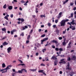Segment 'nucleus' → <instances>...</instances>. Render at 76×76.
<instances>
[{
    "label": "nucleus",
    "instance_id": "f257e3e1",
    "mask_svg": "<svg viewBox=\"0 0 76 76\" xmlns=\"http://www.w3.org/2000/svg\"><path fill=\"white\" fill-rule=\"evenodd\" d=\"M51 42H53V43H55L56 47H58L59 43L57 41V40H53Z\"/></svg>",
    "mask_w": 76,
    "mask_h": 76
},
{
    "label": "nucleus",
    "instance_id": "f03ea898",
    "mask_svg": "<svg viewBox=\"0 0 76 76\" xmlns=\"http://www.w3.org/2000/svg\"><path fill=\"white\" fill-rule=\"evenodd\" d=\"M65 59H62L61 60L60 62L59 63V64H61V63H63V64H66V61H64Z\"/></svg>",
    "mask_w": 76,
    "mask_h": 76
},
{
    "label": "nucleus",
    "instance_id": "7ed1b4c3",
    "mask_svg": "<svg viewBox=\"0 0 76 76\" xmlns=\"http://www.w3.org/2000/svg\"><path fill=\"white\" fill-rule=\"evenodd\" d=\"M65 23H66L65 21H64L63 20H62L61 22V26H65Z\"/></svg>",
    "mask_w": 76,
    "mask_h": 76
},
{
    "label": "nucleus",
    "instance_id": "20e7f679",
    "mask_svg": "<svg viewBox=\"0 0 76 76\" xmlns=\"http://www.w3.org/2000/svg\"><path fill=\"white\" fill-rule=\"evenodd\" d=\"M48 38L46 37L44 38V39L41 40V44H43V42H44L45 41H47V40H48Z\"/></svg>",
    "mask_w": 76,
    "mask_h": 76
},
{
    "label": "nucleus",
    "instance_id": "39448f33",
    "mask_svg": "<svg viewBox=\"0 0 76 76\" xmlns=\"http://www.w3.org/2000/svg\"><path fill=\"white\" fill-rule=\"evenodd\" d=\"M67 66L68 67L66 68V70H71V68L69 67H70V64H69V63H68Z\"/></svg>",
    "mask_w": 76,
    "mask_h": 76
},
{
    "label": "nucleus",
    "instance_id": "423d86ee",
    "mask_svg": "<svg viewBox=\"0 0 76 76\" xmlns=\"http://www.w3.org/2000/svg\"><path fill=\"white\" fill-rule=\"evenodd\" d=\"M57 57L55 56L54 55H53L52 57L51 58V60H57Z\"/></svg>",
    "mask_w": 76,
    "mask_h": 76
},
{
    "label": "nucleus",
    "instance_id": "0eeeda50",
    "mask_svg": "<svg viewBox=\"0 0 76 76\" xmlns=\"http://www.w3.org/2000/svg\"><path fill=\"white\" fill-rule=\"evenodd\" d=\"M61 15H62V12H61L59 13L58 16V19H60V18L61 17Z\"/></svg>",
    "mask_w": 76,
    "mask_h": 76
},
{
    "label": "nucleus",
    "instance_id": "6e6552de",
    "mask_svg": "<svg viewBox=\"0 0 76 76\" xmlns=\"http://www.w3.org/2000/svg\"><path fill=\"white\" fill-rule=\"evenodd\" d=\"M12 50V48L10 47H9L7 49V53H9L10 52V51Z\"/></svg>",
    "mask_w": 76,
    "mask_h": 76
},
{
    "label": "nucleus",
    "instance_id": "1a4fd4ad",
    "mask_svg": "<svg viewBox=\"0 0 76 76\" xmlns=\"http://www.w3.org/2000/svg\"><path fill=\"white\" fill-rule=\"evenodd\" d=\"M9 15H6L4 17V19H5L6 20H9V18H8L7 17H9Z\"/></svg>",
    "mask_w": 76,
    "mask_h": 76
},
{
    "label": "nucleus",
    "instance_id": "9d476101",
    "mask_svg": "<svg viewBox=\"0 0 76 76\" xmlns=\"http://www.w3.org/2000/svg\"><path fill=\"white\" fill-rule=\"evenodd\" d=\"M12 67V65H10L7 66V67L5 68V70H7L8 69H9V67Z\"/></svg>",
    "mask_w": 76,
    "mask_h": 76
},
{
    "label": "nucleus",
    "instance_id": "9b49d317",
    "mask_svg": "<svg viewBox=\"0 0 76 76\" xmlns=\"http://www.w3.org/2000/svg\"><path fill=\"white\" fill-rule=\"evenodd\" d=\"M76 56H72V58H71L72 60L75 61L76 60Z\"/></svg>",
    "mask_w": 76,
    "mask_h": 76
},
{
    "label": "nucleus",
    "instance_id": "f8f14e48",
    "mask_svg": "<svg viewBox=\"0 0 76 76\" xmlns=\"http://www.w3.org/2000/svg\"><path fill=\"white\" fill-rule=\"evenodd\" d=\"M8 8L9 10H12L13 9V7L12 6H9Z\"/></svg>",
    "mask_w": 76,
    "mask_h": 76
},
{
    "label": "nucleus",
    "instance_id": "ddd939ff",
    "mask_svg": "<svg viewBox=\"0 0 76 76\" xmlns=\"http://www.w3.org/2000/svg\"><path fill=\"white\" fill-rule=\"evenodd\" d=\"M8 45V43H7L6 42H4L3 44L2 45Z\"/></svg>",
    "mask_w": 76,
    "mask_h": 76
},
{
    "label": "nucleus",
    "instance_id": "4468645a",
    "mask_svg": "<svg viewBox=\"0 0 76 76\" xmlns=\"http://www.w3.org/2000/svg\"><path fill=\"white\" fill-rule=\"evenodd\" d=\"M67 24H69V25H70V26H69V28L70 29H72V27H73V26H72V24L70 23H69V22H68V23H67Z\"/></svg>",
    "mask_w": 76,
    "mask_h": 76
},
{
    "label": "nucleus",
    "instance_id": "2eb2a0df",
    "mask_svg": "<svg viewBox=\"0 0 76 76\" xmlns=\"http://www.w3.org/2000/svg\"><path fill=\"white\" fill-rule=\"evenodd\" d=\"M74 74H75L74 72H70V75L71 76H73V75H74Z\"/></svg>",
    "mask_w": 76,
    "mask_h": 76
},
{
    "label": "nucleus",
    "instance_id": "dca6fc26",
    "mask_svg": "<svg viewBox=\"0 0 76 76\" xmlns=\"http://www.w3.org/2000/svg\"><path fill=\"white\" fill-rule=\"evenodd\" d=\"M64 42L62 43V45L64 46L65 45H66V42H65V41H66V40H64Z\"/></svg>",
    "mask_w": 76,
    "mask_h": 76
},
{
    "label": "nucleus",
    "instance_id": "f3484780",
    "mask_svg": "<svg viewBox=\"0 0 76 76\" xmlns=\"http://www.w3.org/2000/svg\"><path fill=\"white\" fill-rule=\"evenodd\" d=\"M30 71H31L32 72H35L36 70H37V69H30Z\"/></svg>",
    "mask_w": 76,
    "mask_h": 76
},
{
    "label": "nucleus",
    "instance_id": "a211bd4d",
    "mask_svg": "<svg viewBox=\"0 0 76 76\" xmlns=\"http://www.w3.org/2000/svg\"><path fill=\"white\" fill-rule=\"evenodd\" d=\"M56 32L58 34H58L59 33V30H58V29H56Z\"/></svg>",
    "mask_w": 76,
    "mask_h": 76
},
{
    "label": "nucleus",
    "instance_id": "6ab92c4d",
    "mask_svg": "<svg viewBox=\"0 0 76 76\" xmlns=\"http://www.w3.org/2000/svg\"><path fill=\"white\" fill-rule=\"evenodd\" d=\"M2 31L6 32V28H2Z\"/></svg>",
    "mask_w": 76,
    "mask_h": 76
},
{
    "label": "nucleus",
    "instance_id": "aec40b11",
    "mask_svg": "<svg viewBox=\"0 0 76 76\" xmlns=\"http://www.w3.org/2000/svg\"><path fill=\"white\" fill-rule=\"evenodd\" d=\"M45 14L44 15H40V18H43V17H44V18H45Z\"/></svg>",
    "mask_w": 76,
    "mask_h": 76
},
{
    "label": "nucleus",
    "instance_id": "412c9836",
    "mask_svg": "<svg viewBox=\"0 0 76 76\" xmlns=\"http://www.w3.org/2000/svg\"><path fill=\"white\" fill-rule=\"evenodd\" d=\"M69 1V0H66L63 3L64 4H65L67 2Z\"/></svg>",
    "mask_w": 76,
    "mask_h": 76
},
{
    "label": "nucleus",
    "instance_id": "4be33fe9",
    "mask_svg": "<svg viewBox=\"0 0 76 76\" xmlns=\"http://www.w3.org/2000/svg\"><path fill=\"white\" fill-rule=\"evenodd\" d=\"M2 67L3 68H4L6 67V65H5V64L4 63H3L2 64Z\"/></svg>",
    "mask_w": 76,
    "mask_h": 76
},
{
    "label": "nucleus",
    "instance_id": "5701e85b",
    "mask_svg": "<svg viewBox=\"0 0 76 76\" xmlns=\"http://www.w3.org/2000/svg\"><path fill=\"white\" fill-rule=\"evenodd\" d=\"M22 71H22V69L21 70H18V72L19 73H22L23 72Z\"/></svg>",
    "mask_w": 76,
    "mask_h": 76
},
{
    "label": "nucleus",
    "instance_id": "b1692460",
    "mask_svg": "<svg viewBox=\"0 0 76 76\" xmlns=\"http://www.w3.org/2000/svg\"><path fill=\"white\" fill-rule=\"evenodd\" d=\"M23 70L25 72L27 73V70H26V69H22V71H23Z\"/></svg>",
    "mask_w": 76,
    "mask_h": 76
},
{
    "label": "nucleus",
    "instance_id": "393cba45",
    "mask_svg": "<svg viewBox=\"0 0 76 76\" xmlns=\"http://www.w3.org/2000/svg\"><path fill=\"white\" fill-rule=\"evenodd\" d=\"M7 6V5H6V4H5L3 7V8H4V9H6V8Z\"/></svg>",
    "mask_w": 76,
    "mask_h": 76
},
{
    "label": "nucleus",
    "instance_id": "a878e982",
    "mask_svg": "<svg viewBox=\"0 0 76 76\" xmlns=\"http://www.w3.org/2000/svg\"><path fill=\"white\" fill-rule=\"evenodd\" d=\"M43 72H44V70H42L39 71H38V72H39V73H43Z\"/></svg>",
    "mask_w": 76,
    "mask_h": 76
},
{
    "label": "nucleus",
    "instance_id": "bb28decb",
    "mask_svg": "<svg viewBox=\"0 0 76 76\" xmlns=\"http://www.w3.org/2000/svg\"><path fill=\"white\" fill-rule=\"evenodd\" d=\"M71 48V45H68L67 47V48Z\"/></svg>",
    "mask_w": 76,
    "mask_h": 76
},
{
    "label": "nucleus",
    "instance_id": "cd10ccee",
    "mask_svg": "<svg viewBox=\"0 0 76 76\" xmlns=\"http://www.w3.org/2000/svg\"><path fill=\"white\" fill-rule=\"evenodd\" d=\"M67 60L68 61H70V60H71V58H70V57H69L67 58Z\"/></svg>",
    "mask_w": 76,
    "mask_h": 76
},
{
    "label": "nucleus",
    "instance_id": "c85d7f7f",
    "mask_svg": "<svg viewBox=\"0 0 76 76\" xmlns=\"http://www.w3.org/2000/svg\"><path fill=\"white\" fill-rule=\"evenodd\" d=\"M46 50H47V49L45 48L42 50V51L43 53H44V52H45Z\"/></svg>",
    "mask_w": 76,
    "mask_h": 76
},
{
    "label": "nucleus",
    "instance_id": "c756f323",
    "mask_svg": "<svg viewBox=\"0 0 76 76\" xmlns=\"http://www.w3.org/2000/svg\"><path fill=\"white\" fill-rule=\"evenodd\" d=\"M25 66V64H18V66Z\"/></svg>",
    "mask_w": 76,
    "mask_h": 76
},
{
    "label": "nucleus",
    "instance_id": "7c9ffc66",
    "mask_svg": "<svg viewBox=\"0 0 76 76\" xmlns=\"http://www.w3.org/2000/svg\"><path fill=\"white\" fill-rule=\"evenodd\" d=\"M48 26H49V27H50V26H51V23H48Z\"/></svg>",
    "mask_w": 76,
    "mask_h": 76
},
{
    "label": "nucleus",
    "instance_id": "2f4dec72",
    "mask_svg": "<svg viewBox=\"0 0 76 76\" xmlns=\"http://www.w3.org/2000/svg\"><path fill=\"white\" fill-rule=\"evenodd\" d=\"M30 37H31V35H28L27 37V39L28 40L29 39V38H30Z\"/></svg>",
    "mask_w": 76,
    "mask_h": 76
},
{
    "label": "nucleus",
    "instance_id": "473e14b6",
    "mask_svg": "<svg viewBox=\"0 0 76 76\" xmlns=\"http://www.w3.org/2000/svg\"><path fill=\"white\" fill-rule=\"evenodd\" d=\"M21 22H24V21H25V20L23 18H21Z\"/></svg>",
    "mask_w": 76,
    "mask_h": 76
},
{
    "label": "nucleus",
    "instance_id": "72a5a7b5",
    "mask_svg": "<svg viewBox=\"0 0 76 76\" xmlns=\"http://www.w3.org/2000/svg\"><path fill=\"white\" fill-rule=\"evenodd\" d=\"M70 16H71V18H73V13H71L70 14Z\"/></svg>",
    "mask_w": 76,
    "mask_h": 76
},
{
    "label": "nucleus",
    "instance_id": "f704fd0d",
    "mask_svg": "<svg viewBox=\"0 0 76 76\" xmlns=\"http://www.w3.org/2000/svg\"><path fill=\"white\" fill-rule=\"evenodd\" d=\"M5 25H6V26H7V25L8 24V22H7V21H6V22L5 23Z\"/></svg>",
    "mask_w": 76,
    "mask_h": 76
},
{
    "label": "nucleus",
    "instance_id": "c9c22d12",
    "mask_svg": "<svg viewBox=\"0 0 76 76\" xmlns=\"http://www.w3.org/2000/svg\"><path fill=\"white\" fill-rule=\"evenodd\" d=\"M66 29H65V30L64 31H63V34H65L66 33Z\"/></svg>",
    "mask_w": 76,
    "mask_h": 76
},
{
    "label": "nucleus",
    "instance_id": "e433bc0d",
    "mask_svg": "<svg viewBox=\"0 0 76 76\" xmlns=\"http://www.w3.org/2000/svg\"><path fill=\"white\" fill-rule=\"evenodd\" d=\"M59 50L60 51H63V49L62 48H60L59 49Z\"/></svg>",
    "mask_w": 76,
    "mask_h": 76
},
{
    "label": "nucleus",
    "instance_id": "4c0bfd02",
    "mask_svg": "<svg viewBox=\"0 0 76 76\" xmlns=\"http://www.w3.org/2000/svg\"><path fill=\"white\" fill-rule=\"evenodd\" d=\"M18 61H20V63H23V62L21 60L19 59Z\"/></svg>",
    "mask_w": 76,
    "mask_h": 76
},
{
    "label": "nucleus",
    "instance_id": "58836bf2",
    "mask_svg": "<svg viewBox=\"0 0 76 76\" xmlns=\"http://www.w3.org/2000/svg\"><path fill=\"white\" fill-rule=\"evenodd\" d=\"M58 21V19H57L55 20L56 23H57Z\"/></svg>",
    "mask_w": 76,
    "mask_h": 76
},
{
    "label": "nucleus",
    "instance_id": "ea45409f",
    "mask_svg": "<svg viewBox=\"0 0 76 76\" xmlns=\"http://www.w3.org/2000/svg\"><path fill=\"white\" fill-rule=\"evenodd\" d=\"M14 32L13 31H11V35H13V34H14Z\"/></svg>",
    "mask_w": 76,
    "mask_h": 76
},
{
    "label": "nucleus",
    "instance_id": "a19ab883",
    "mask_svg": "<svg viewBox=\"0 0 76 76\" xmlns=\"http://www.w3.org/2000/svg\"><path fill=\"white\" fill-rule=\"evenodd\" d=\"M72 42L71 41H70L68 44V45H70L71 44H72Z\"/></svg>",
    "mask_w": 76,
    "mask_h": 76
},
{
    "label": "nucleus",
    "instance_id": "79ce46f5",
    "mask_svg": "<svg viewBox=\"0 0 76 76\" xmlns=\"http://www.w3.org/2000/svg\"><path fill=\"white\" fill-rule=\"evenodd\" d=\"M64 21H65V23H66V22H68L69 21V20L68 19H66V20H64Z\"/></svg>",
    "mask_w": 76,
    "mask_h": 76
},
{
    "label": "nucleus",
    "instance_id": "37998d69",
    "mask_svg": "<svg viewBox=\"0 0 76 76\" xmlns=\"http://www.w3.org/2000/svg\"><path fill=\"white\" fill-rule=\"evenodd\" d=\"M45 34H44L42 35L41 36V37H45Z\"/></svg>",
    "mask_w": 76,
    "mask_h": 76
},
{
    "label": "nucleus",
    "instance_id": "c03bdc74",
    "mask_svg": "<svg viewBox=\"0 0 76 76\" xmlns=\"http://www.w3.org/2000/svg\"><path fill=\"white\" fill-rule=\"evenodd\" d=\"M59 40H61L62 39H63V37H59Z\"/></svg>",
    "mask_w": 76,
    "mask_h": 76
},
{
    "label": "nucleus",
    "instance_id": "a18cd8bd",
    "mask_svg": "<svg viewBox=\"0 0 76 76\" xmlns=\"http://www.w3.org/2000/svg\"><path fill=\"white\" fill-rule=\"evenodd\" d=\"M58 48H55V50L56 51H58Z\"/></svg>",
    "mask_w": 76,
    "mask_h": 76
},
{
    "label": "nucleus",
    "instance_id": "49530a36",
    "mask_svg": "<svg viewBox=\"0 0 76 76\" xmlns=\"http://www.w3.org/2000/svg\"><path fill=\"white\" fill-rule=\"evenodd\" d=\"M20 35H21V36H23H23H24V34L23 33H22L20 34Z\"/></svg>",
    "mask_w": 76,
    "mask_h": 76
},
{
    "label": "nucleus",
    "instance_id": "de8ad7c7",
    "mask_svg": "<svg viewBox=\"0 0 76 76\" xmlns=\"http://www.w3.org/2000/svg\"><path fill=\"white\" fill-rule=\"evenodd\" d=\"M4 70H6V69H1L0 70V72H3V71H4Z\"/></svg>",
    "mask_w": 76,
    "mask_h": 76
},
{
    "label": "nucleus",
    "instance_id": "09e8293b",
    "mask_svg": "<svg viewBox=\"0 0 76 76\" xmlns=\"http://www.w3.org/2000/svg\"><path fill=\"white\" fill-rule=\"evenodd\" d=\"M41 65L42 66H45V64H41Z\"/></svg>",
    "mask_w": 76,
    "mask_h": 76
},
{
    "label": "nucleus",
    "instance_id": "8fccbe9b",
    "mask_svg": "<svg viewBox=\"0 0 76 76\" xmlns=\"http://www.w3.org/2000/svg\"><path fill=\"white\" fill-rule=\"evenodd\" d=\"M21 3H25V2L23 0H22L21 1Z\"/></svg>",
    "mask_w": 76,
    "mask_h": 76
},
{
    "label": "nucleus",
    "instance_id": "3c124183",
    "mask_svg": "<svg viewBox=\"0 0 76 76\" xmlns=\"http://www.w3.org/2000/svg\"><path fill=\"white\" fill-rule=\"evenodd\" d=\"M5 71H3L2 72V73H6V72H7V70H5Z\"/></svg>",
    "mask_w": 76,
    "mask_h": 76
},
{
    "label": "nucleus",
    "instance_id": "603ef678",
    "mask_svg": "<svg viewBox=\"0 0 76 76\" xmlns=\"http://www.w3.org/2000/svg\"><path fill=\"white\" fill-rule=\"evenodd\" d=\"M10 17H11V18H13V15L12 14H11L10 15Z\"/></svg>",
    "mask_w": 76,
    "mask_h": 76
},
{
    "label": "nucleus",
    "instance_id": "864d4df0",
    "mask_svg": "<svg viewBox=\"0 0 76 76\" xmlns=\"http://www.w3.org/2000/svg\"><path fill=\"white\" fill-rule=\"evenodd\" d=\"M72 30H75V27H74L73 28H72Z\"/></svg>",
    "mask_w": 76,
    "mask_h": 76
},
{
    "label": "nucleus",
    "instance_id": "5fc2aeb1",
    "mask_svg": "<svg viewBox=\"0 0 76 76\" xmlns=\"http://www.w3.org/2000/svg\"><path fill=\"white\" fill-rule=\"evenodd\" d=\"M71 23L72 25H75V23L74 22H72V23Z\"/></svg>",
    "mask_w": 76,
    "mask_h": 76
},
{
    "label": "nucleus",
    "instance_id": "6e6d98bb",
    "mask_svg": "<svg viewBox=\"0 0 76 76\" xmlns=\"http://www.w3.org/2000/svg\"><path fill=\"white\" fill-rule=\"evenodd\" d=\"M28 42H29V40H27L26 41V44H28Z\"/></svg>",
    "mask_w": 76,
    "mask_h": 76
},
{
    "label": "nucleus",
    "instance_id": "4d7b16f0",
    "mask_svg": "<svg viewBox=\"0 0 76 76\" xmlns=\"http://www.w3.org/2000/svg\"><path fill=\"white\" fill-rule=\"evenodd\" d=\"M73 3L72 2L70 3V6H73Z\"/></svg>",
    "mask_w": 76,
    "mask_h": 76
},
{
    "label": "nucleus",
    "instance_id": "13d9d810",
    "mask_svg": "<svg viewBox=\"0 0 76 76\" xmlns=\"http://www.w3.org/2000/svg\"><path fill=\"white\" fill-rule=\"evenodd\" d=\"M53 27L54 28H55L56 27V25H53Z\"/></svg>",
    "mask_w": 76,
    "mask_h": 76
},
{
    "label": "nucleus",
    "instance_id": "bf43d9fd",
    "mask_svg": "<svg viewBox=\"0 0 76 76\" xmlns=\"http://www.w3.org/2000/svg\"><path fill=\"white\" fill-rule=\"evenodd\" d=\"M6 39V37H3L2 39Z\"/></svg>",
    "mask_w": 76,
    "mask_h": 76
},
{
    "label": "nucleus",
    "instance_id": "052dcab7",
    "mask_svg": "<svg viewBox=\"0 0 76 76\" xmlns=\"http://www.w3.org/2000/svg\"><path fill=\"white\" fill-rule=\"evenodd\" d=\"M73 10H76V7H74L73 8Z\"/></svg>",
    "mask_w": 76,
    "mask_h": 76
},
{
    "label": "nucleus",
    "instance_id": "680f3d73",
    "mask_svg": "<svg viewBox=\"0 0 76 76\" xmlns=\"http://www.w3.org/2000/svg\"><path fill=\"white\" fill-rule=\"evenodd\" d=\"M15 73H13L12 74V76H15Z\"/></svg>",
    "mask_w": 76,
    "mask_h": 76
},
{
    "label": "nucleus",
    "instance_id": "e2e57ef3",
    "mask_svg": "<svg viewBox=\"0 0 76 76\" xmlns=\"http://www.w3.org/2000/svg\"><path fill=\"white\" fill-rule=\"evenodd\" d=\"M41 31H42V30L41 29H39L38 31L39 32H41Z\"/></svg>",
    "mask_w": 76,
    "mask_h": 76
},
{
    "label": "nucleus",
    "instance_id": "0e129e2a",
    "mask_svg": "<svg viewBox=\"0 0 76 76\" xmlns=\"http://www.w3.org/2000/svg\"><path fill=\"white\" fill-rule=\"evenodd\" d=\"M19 9H20V10H21V11L22 10V8L21 7H20L19 8Z\"/></svg>",
    "mask_w": 76,
    "mask_h": 76
},
{
    "label": "nucleus",
    "instance_id": "69168bd1",
    "mask_svg": "<svg viewBox=\"0 0 76 76\" xmlns=\"http://www.w3.org/2000/svg\"><path fill=\"white\" fill-rule=\"evenodd\" d=\"M32 16L33 18H35L36 17V16L35 15H32Z\"/></svg>",
    "mask_w": 76,
    "mask_h": 76
},
{
    "label": "nucleus",
    "instance_id": "338daca9",
    "mask_svg": "<svg viewBox=\"0 0 76 76\" xmlns=\"http://www.w3.org/2000/svg\"><path fill=\"white\" fill-rule=\"evenodd\" d=\"M12 31L14 32H16V29H14Z\"/></svg>",
    "mask_w": 76,
    "mask_h": 76
},
{
    "label": "nucleus",
    "instance_id": "774afa93",
    "mask_svg": "<svg viewBox=\"0 0 76 76\" xmlns=\"http://www.w3.org/2000/svg\"><path fill=\"white\" fill-rule=\"evenodd\" d=\"M13 1H14V2H18V1H17L16 0H13Z\"/></svg>",
    "mask_w": 76,
    "mask_h": 76
}]
</instances>
